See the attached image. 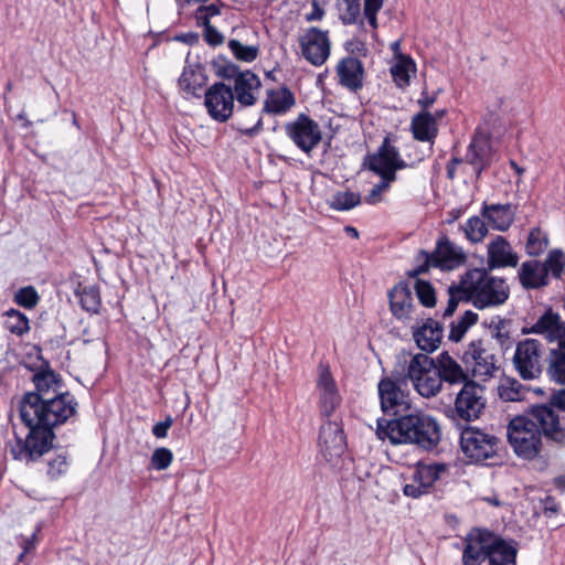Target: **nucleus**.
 Segmentation results:
<instances>
[{
    "mask_svg": "<svg viewBox=\"0 0 565 565\" xmlns=\"http://www.w3.org/2000/svg\"><path fill=\"white\" fill-rule=\"evenodd\" d=\"M324 15V10L319 6L317 0L312 1V10L310 13L306 14V20L311 21H320Z\"/></svg>",
    "mask_w": 565,
    "mask_h": 565,
    "instance_id": "0e129e2a",
    "label": "nucleus"
},
{
    "mask_svg": "<svg viewBox=\"0 0 565 565\" xmlns=\"http://www.w3.org/2000/svg\"><path fill=\"white\" fill-rule=\"evenodd\" d=\"M236 129H237V131L241 135H244V136H247V137L256 136L263 129V117H262V115L258 116V118H257V120H256V122H255V125L253 127L244 128V127L238 126Z\"/></svg>",
    "mask_w": 565,
    "mask_h": 565,
    "instance_id": "e2e57ef3",
    "label": "nucleus"
},
{
    "mask_svg": "<svg viewBox=\"0 0 565 565\" xmlns=\"http://www.w3.org/2000/svg\"><path fill=\"white\" fill-rule=\"evenodd\" d=\"M447 291L449 299L444 317L452 316L460 302H470L476 309L484 310L505 303L510 297L505 279L491 276L489 269L477 267L466 270Z\"/></svg>",
    "mask_w": 565,
    "mask_h": 565,
    "instance_id": "7ed1b4c3",
    "label": "nucleus"
},
{
    "mask_svg": "<svg viewBox=\"0 0 565 565\" xmlns=\"http://www.w3.org/2000/svg\"><path fill=\"white\" fill-rule=\"evenodd\" d=\"M443 335V326L431 318H428L423 326L418 327L413 332V338L417 347L426 353H431L439 348Z\"/></svg>",
    "mask_w": 565,
    "mask_h": 565,
    "instance_id": "bb28decb",
    "label": "nucleus"
},
{
    "mask_svg": "<svg viewBox=\"0 0 565 565\" xmlns=\"http://www.w3.org/2000/svg\"><path fill=\"white\" fill-rule=\"evenodd\" d=\"M299 44L303 58L313 66L323 65L330 56L329 32L317 26L307 29L299 38Z\"/></svg>",
    "mask_w": 565,
    "mask_h": 565,
    "instance_id": "dca6fc26",
    "label": "nucleus"
},
{
    "mask_svg": "<svg viewBox=\"0 0 565 565\" xmlns=\"http://www.w3.org/2000/svg\"><path fill=\"white\" fill-rule=\"evenodd\" d=\"M206 83L207 75L200 63L184 65L178 79L179 88L186 98H200V90L206 85Z\"/></svg>",
    "mask_w": 565,
    "mask_h": 565,
    "instance_id": "393cba45",
    "label": "nucleus"
},
{
    "mask_svg": "<svg viewBox=\"0 0 565 565\" xmlns=\"http://www.w3.org/2000/svg\"><path fill=\"white\" fill-rule=\"evenodd\" d=\"M76 297L83 310L89 313H99L102 308L100 288L97 285L78 286L75 290Z\"/></svg>",
    "mask_w": 565,
    "mask_h": 565,
    "instance_id": "e433bc0d",
    "label": "nucleus"
},
{
    "mask_svg": "<svg viewBox=\"0 0 565 565\" xmlns=\"http://www.w3.org/2000/svg\"><path fill=\"white\" fill-rule=\"evenodd\" d=\"M460 448L472 463L497 465L500 458L501 440L491 433L467 426L460 434Z\"/></svg>",
    "mask_w": 565,
    "mask_h": 565,
    "instance_id": "423d86ee",
    "label": "nucleus"
},
{
    "mask_svg": "<svg viewBox=\"0 0 565 565\" xmlns=\"http://www.w3.org/2000/svg\"><path fill=\"white\" fill-rule=\"evenodd\" d=\"M361 203V196L359 193L351 191L337 192L330 206L335 211H349Z\"/></svg>",
    "mask_w": 565,
    "mask_h": 565,
    "instance_id": "8fccbe9b",
    "label": "nucleus"
},
{
    "mask_svg": "<svg viewBox=\"0 0 565 565\" xmlns=\"http://www.w3.org/2000/svg\"><path fill=\"white\" fill-rule=\"evenodd\" d=\"M233 56L241 62L252 63L259 54V49L256 45H244L236 39H231L227 43Z\"/></svg>",
    "mask_w": 565,
    "mask_h": 565,
    "instance_id": "09e8293b",
    "label": "nucleus"
},
{
    "mask_svg": "<svg viewBox=\"0 0 565 565\" xmlns=\"http://www.w3.org/2000/svg\"><path fill=\"white\" fill-rule=\"evenodd\" d=\"M415 292L419 302L424 307L434 308L436 306V291L430 281L417 279L415 281Z\"/></svg>",
    "mask_w": 565,
    "mask_h": 565,
    "instance_id": "3c124183",
    "label": "nucleus"
},
{
    "mask_svg": "<svg viewBox=\"0 0 565 565\" xmlns=\"http://www.w3.org/2000/svg\"><path fill=\"white\" fill-rule=\"evenodd\" d=\"M541 263L537 260H527L521 265L519 279L525 289H539L546 287L550 279H545Z\"/></svg>",
    "mask_w": 565,
    "mask_h": 565,
    "instance_id": "72a5a7b5",
    "label": "nucleus"
},
{
    "mask_svg": "<svg viewBox=\"0 0 565 565\" xmlns=\"http://www.w3.org/2000/svg\"><path fill=\"white\" fill-rule=\"evenodd\" d=\"M383 0H364L363 15L373 30L379 28L377 13L383 7Z\"/></svg>",
    "mask_w": 565,
    "mask_h": 565,
    "instance_id": "5fc2aeb1",
    "label": "nucleus"
},
{
    "mask_svg": "<svg viewBox=\"0 0 565 565\" xmlns=\"http://www.w3.org/2000/svg\"><path fill=\"white\" fill-rule=\"evenodd\" d=\"M177 40L186 45L193 46L200 42V36L196 32L190 31V32L181 33L180 35L177 36Z\"/></svg>",
    "mask_w": 565,
    "mask_h": 565,
    "instance_id": "69168bd1",
    "label": "nucleus"
},
{
    "mask_svg": "<svg viewBox=\"0 0 565 565\" xmlns=\"http://www.w3.org/2000/svg\"><path fill=\"white\" fill-rule=\"evenodd\" d=\"M465 236L471 243H480L488 234V227L483 220L473 215L469 217L462 226Z\"/></svg>",
    "mask_w": 565,
    "mask_h": 565,
    "instance_id": "de8ad7c7",
    "label": "nucleus"
},
{
    "mask_svg": "<svg viewBox=\"0 0 565 565\" xmlns=\"http://www.w3.org/2000/svg\"><path fill=\"white\" fill-rule=\"evenodd\" d=\"M547 372L556 383L565 384V345L559 343L550 352V365Z\"/></svg>",
    "mask_w": 565,
    "mask_h": 565,
    "instance_id": "ea45409f",
    "label": "nucleus"
},
{
    "mask_svg": "<svg viewBox=\"0 0 565 565\" xmlns=\"http://www.w3.org/2000/svg\"><path fill=\"white\" fill-rule=\"evenodd\" d=\"M552 409L557 407L558 409L565 411V388L554 392L550 397V404H546Z\"/></svg>",
    "mask_w": 565,
    "mask_h": 565,
    "instance_id": "bf43d9fd",
    "label": "nucleus"
},
{
    "mask_svg": "<svg viewBox=\"0 0 565 565\" xmlns=\"http://www.w3.org/2000/svg\"><path fill=\"white\" fill-rule=\"evenodd\" d=\"M541 265L545 279H550V276L562 279L565 274V253L559 248L551 249Z\"/></svg>",
    "mask_w": 565,
    "mask_h": 565,
    "instance_id": "4c0bfd02",
    "label": "nucleus"
},
{
    "mask_svg": "<svg viewBox=\"0 0 565 565\" xmlns=\"http://www.w3.org/2000/svg\"><path fill=\"white\" fill-rule=\"evenodd\" d=\"M262 87V81L257 74L250 70H244L237 78H235L232 87L235 99L241 108L254 106L257 103V94Z\"/></svg>",
    "mask_w": 565,
    "mask_h": 565,
    "instance_id": "4be33fe9",
    "label": "nucleus"
},
{
    "mask_svg": "<svg viewBox=\"0 0 565 565\" xmlns=\"http://www.w3.org/2000/svg\"><path fill=\"white\" fill-rule=\"evenodd\" d=\"M460 359L466 369L476 377L479 376L486 380L494 376L499 370V356L494 352L492 341L489 339L471 340Z\"/></svg>",
    "mask_w": 565,
    "mask_h": 565,
    "instance_id": "6e6552de",
    "label": "nucleus"
},
{
    "mask_svg": "<svg viewBox=\"0 0 565 565\" xmlns=\"http://www.w3.org/2000/svg\"><path fill=\"white\" fill-rule=\"evenodd\" d=\"M484 387L475 381L463 383L455 399L454 417L465 422L478 419L486 407Z\"/></svg>",
    "mask_w": 565,
    "mask_h": 565,
    "instance_id": "ddd939ff",
    "label": "nucleus"
},
{
    "mask_svg": "<svg viewBox=\"0 0 565 565\" xmlns=\"http://www.w3.org/2000/svg\"><path fill=\"white\" fill-rule=\"evenodd\" d=\"M3 327L17 337H23L30 331V320L25 313L17 309H9L3 312Z\"/></svg>",
    "mask_w": 565,
    "mask_h": 565,
    "instance_id": "58836bf2",
    "label": "nucleus"
},
{
    "mask_svg": "<svg viewBox=\"0 0 565 565\" xmlns=\"http://www.w3.org/2000/svg\"><path fill=\"white\" fill-rule=\"evenodd\" d=\"M436 99V94L429 95L428 92L424 89L420 94V98L417 100V104L422 109L420 111H429V108L435 104Z\"/></svg>",
    "mask_w": 565,
    "mask_h": 565,
    "instance_id": "052dcab7",
    "label": "nucleus"
},
{
    "mask_svg": "<svg viewBox=\"0 0 565 565\" xmlns=\"http://www.w3.org/2000/svg\"><path fill=\"white\" fill-rule=\"evenodd\" d=\"M543 344L536 339H524L518 342L513 355V365L522 380L531 381L540 377L543 372Z\"/></svg>",
    "mask_w": 565,
    "mask_h": 565,
    "instance_id": "9b49d317",
    "label": "nucleus"
},
{
    "mask_svg": "<svg viewBox=\"0 0 565 565\" xmlns=\"http://www.w3.org/2000/svg\"><path fill=\"white\" fill-rule=\"evenodd\" d=\"M214 74L224 81H234L243 73L238 65L220 55L211 62Z\"/></svg>",
    "mask_w": 565,
    "mask_h": 565,
    "instance_id": "a18cd8bd",
    "label": "nucleus"
},
{
    "mask_svg": "<svg viewBox=\"0 0 565 565\" xmlns=\"http://www.w3.org/2000/svg\"><path fill=\"white\" fill-rule=\"evenodd\" d=\"M411 72H416V63L412 56L399 53L396 63L391 67L393 82L398 88H406L411 84Z\"/></svg>",
    "mask_w": 565,
    "mask_h": 565,
    "instance_id": "c9c22d12",
    "label": "nucleus"
},
{
    "mask_svg": "<svg viewBox=\"0 0 565 565\" xmlns=\"http://www.w3.org/2000/svg\"><path fill=\"white\" fill-rule=\"evenodd\" d=\"M285 135L307 156L318 148L323 138L321 126L306 113H300L295 119L285 122Z\"/></svg>",
    "mask_w": 565,
    "mask_h": 565,
    "instance_id": "9d476101",
    "label": "nucleus"
},
{
    "mask_svg": "<svg viewBox=\"0 0 565 565\" xmlns=\"http://www.w3.org/2000/svg\"><path fill=\"white\" fill-rule=\"evenodd\" d=\"M390 310L397 320L411 317L413 297L408 285L404 281L396 284L388 291Z\"/></svg>",
    "mask_w": 565,
    "mask_h": 565,
    "instance_id": "7c9ffc66",
    "label": "nucleus"
},
{
    "mask_svg": "<svg viewBox=\"0 0 565 565\" xmlns=\"http://www.w3.org/2000/svg\"><path fill=\"white\" fill-rule=\"evenodd\" d=\"M507 323L508 321L505 319L497 317L495 319H492L489 324L491 339L498 342L503 353L510 350L513 345V339L511 338L510 331L505 328Z\"/></svg>",
    "mask_w": 565,
    "mask_h": 565,
    "instance_id": "37998d69",
    "label": "nucleus"
},
{
    "mask_svg": "<svg viewBox=\"0 0 565 565\" xmlns=\"http://www.w3.org/2000/svg\"><path fill=\"white\" fill-rule=\"evenodd\" d=\"M339 18L344 25L363 24L360 0H339Z\"/></svg>",
    "mask_w": 565,
    "mask_h": 565,
    "instance_id": "49530a36",
    "label": "nucleus"
},
{
    "mask_svg": "<svg viewBox=\"0 0 565 565\" xmlns=\"http://www.w3.org/2000/svg\"><path fill=\"white\" fill-rule=\"evenodd\" d=\"M173 461V452L167 447L156 448L150 458V467L154 470H166Z\"/></svg>",
    "mask_w": 565,
    "mask_h": 565,
    "instance_id": "864d4df0",
    "label": "nucleus"
},
{
    "mask_svg": "<svg viewBox=\"0 0 565 565\" xmlns=\"http://www.w3.org/2000/svg\"><path fill=\"white\" fill-rule=\"evenodd\" d=\"M559 327V315L548 307L533 326L522 328V334H544L548 342H554L561 337Z\"/></svg>",
    "mask_w": 565,
    "mask_h": 565,
    "instance_id": "473e14b6",
    "label": "nucleus"
},
{
    "mask_svg": "<svg viewBox=\"0 0 565 565\" xmlns=\"http://www.w3.org/2000/svg\"><path fill=\"white\" fill-rule=\"evenodd\" d=\"M398 152V149L393 145V135L387 134L376 152L365 158L366 167L369 168V164H375L380 168H391Z\"/></svg>",
    "mask_w": 565,
    "mask_h": 565,
    "instance_id": "f704fd0d",
    "label": "nucleus"
},
{
    "mask_svg": "<svg viewBox=\"0 0 565 565\" xmlns=\"http://www.w3.org/2000/svg\"><path fill=\"white\" fill-rule=\"evenodd\" d=\"M34 537H35V534L23 540L22 551H24V553H30L31 551H33L35 548Z\"/></svg>",
    "mask_w": 565,
    "mask_h": 565,
    "instance_id": "774afa93",
    "label": "nucleus"
},
{
    "mask_svg": "<svg viewBox=\"0 0 565 565\" xmlns=\"http://www.w3.org/2000/svg\"><path fill=\"white\" fill-rule=\"evenodd\" d=\"M519 255L513 252L511 244L503 236H495L487 248V267L489 271L498 268L516 267Z\"/></svg>",
    "mask_w": 565,
    "mask_h": 565,
    "instance_id": "412c9836",
    "label": "nucleus"
},
{
    "mask_svg": "<svg viewBox=\"0 0 565 565\" xmlns=\"http://www.w3.org/2000/svg\"><path fill=\"white\" fill-rule=\"evenodd\" d=\"M548 235L541 227H533L525 243V252L530 256H540L548 247Z\"/></svg>",
    "mask_w": 565,
    "mask_h": 565,
    "instance_id": "c03bdc74",
    "label": "nucleus"
},
{
    "mask_svg": "<svg viewBox=\"0 0 565 565\" xmlns=\"http://www.w3.org/2000/svg\"><path fill=\"white\" fill-rule=\"evenodd\" d=\"M45 458V476L50 481H57L68 473L71 467V456L68 451L61 446H52V449L42 458ZM40 459L36 461L39 462Z\"/></svg>",
    "mask_w": 565,
    "mask_h": 565,
    "instance_id": "c85d7f7f",
    "label": "nucleus"
},
{
    "mask_svg": "<svg viewBox=\"0 0 565 565\" xmlns=\"http://www.w3.org/2000/svg\"><path fill=\"white\" fill-rule=\"evenodd\" d=\"M13 301L25 309H33L39 303L40 296L33 286H25L14 294Z\"/></svg>",
    "mask_w": 565,
    "mask_h": 565,
    "instance_id": "603ef678",
    "label": "nucleus"
},
{
    "mask_svg": "<svg viewBox=\"0 0 565 565\" xmlns=\"http://www.w3.org/2000/svg\"><path fill=\"white\" fill-rule=\"evenodd\" d=\"M479 320V315L472 310H466L463 315L450 323L448 339L452 342H460L467 331Z\"/></svg>",
    "mask_w": 565,
    "mask_h": 565,
    "instance_id": "a19ab883",
    "label": "nucleus"
},
{
    "mask_svg": "<svg viewBox=\"0 0 565 565\" xmlns=\"http://www.w3.org/2000/svg\"><path fill=\"white\" fill-rule=\"evenodd\" d=\"M204 106L209 116L217 122H226L235 109V96L232 86L215 82L204 93Z\"/></svg>",
    "mask_w": 565,
    "mask_h": 565,
    "instance_id": "f8f14e48",
    "label": "nucleus"
},
{
    "mask_svg": "<svg viewBox=\"0 0 565 565\" xmlns=\"http://www.w3.org/2000/svg\"><path fill=\"white\" fill-rule=\"evenodd\" d=\"M319 375L316 382L318 392V407L320 416L329 419L340 407L342 397L339 393L335 380L328 364L320 363L318 366Z\"/></svg>",
    "mask_w": 565,
    "mask_h": 565,
    "instance_id": "2eb2a0df",
    "label": "nucleus"
},
{
    "mask_svg": "<svg viewBox=\"0 0 565 565\" xmlns=\"http://www.w3.org/2000/svg\"><path fill=\"white\" fill-rule=\"evenodd\" d=\"M376 434L392 445L411 444L427 451L435 449L441 439L437 420L412 408L405 413L397 412L392 418H379Z\"/></svg>",
    "mask_w": 565,
    "mask_h": 565,
    "instance_id": "20e7f679",
    "label": "nucleus"
},
{
    "mask_svg": "<svg viewBox=\"0 0 565 565\" xmlns=\"http://www.w3.org/2000/svg\"><path fill=\"white\" fill-rule=\"evenodd\" d=\"M411 132L415 140L434 145L438 135L436 117L429 111L415 114L411 120Z\"/></svg>",
    "mask_w": 565,
    "mask_h": 565,
    "instance_id": "2f4dec72",
    "label": "nucleus"
},
{
    "mask_svg": "<svg viewBox=\"0 0 565 565\" xmlns=\"http://www.w3.org/2000/svg\"><path fill=\"white\" fill-rule=\"evenodd\" d=\"M407 377L418 394L427 398L436 396L443 388L435 360L424 353L415 354L411 359Z\"/></svg>",
    "mask_w": 565,
    "mask_h": 565,
    "instance_id": "1a4fd4ad",
    "label": "nucleus"
},
{
    "mask_svg": "<svg viewBox=\"0 0 565 565\" xmlns=\"http://www.w3.org/2000/svg\"><path fill=\"white\" fill-rule=\"evenodd\" d=\"M179 9L190 4H198L192 12L191 18L195 26L202 29V38L211 47H217L224 44L225 36L212 24V19L222 13L226 4L222 0L210 2L211 0H174Z\"/></svg>",
    "mask_w": 565,
    "mask_h": 565,
    "instance_id": "0eeeda50",
    "label": "nucleus"
},
{
    "mask_svg": "<svg viewBox=\"0 0 565 565\" xmlns=\"http://www.w3.org/2000/svg\"><path fill=\"white\" fill-rule=\"evenodd\" d=\"M481 215L493 230L505 232L514 222L515 211L511 203L487 204L484 202L481 209Z\"/></svg>",
    "mask_w": 565,
    "mask_h": 565,
    "instance_id": "c756f323",
    "label": "nucleus"
},
{
    "mask_svg": "<svg viewBox=\"0 0 565 565\" xmlns=\"http://www.w3.org/2000/svg\"><path fill=\"white\" fill-rule=\"evenodd\" d=\"M527 388L518 380L507 377L498 386V395L504 402H520L525 398Z\"/></svg>",
    "mask_w": 565,
    "mask_h": 565,
    "instance_id": "79ce46f5",
    "label": "nucleus"
},
{
    "mask_svg": "<svg viewBox=\"0 0 565 565\" xmlns=\"http://www.w3.org/2000/svg\"><path fill=\"white\" fill-rule=\"evenodd\" d=\"M490 150L491 146L489 137L477 129L465 156V161L472 167L477 178H480L482 172L490 167Z\"/></svg>",
    "mask_w": 565,
    "mask_h": 565,
    "instance_id": "aec40b11",
    "label": "nucleus"
},
{
    "mask_svg": "<svg viewBox=\"0 0 565 565\" xmlns=\"http://www.w3.org/2000/svg\"><path fill=\"white\" fill-rule=\"evenodd\" d=\"M519 544L514 540H505L493 533L491 546L489 547V565H516Z\"/></svg>",
    "mask_w": 565,
    "mask_h": 565,
    "instance_id": "a878e982",
    "label": "nucleus"
},
{
    "mask_svg": "<svg viewBox=\"0 0 565 565\" xmlns=\"http://www.w3.org/2000/svg\"><path fill=\"white\" fill-rule=\"evenodd\" d=\"M447 470L446 463H424L418 462L409 478L403 487L404 495L418 499L422 495L428 494L433 489L440 475Z\"/></svg>",
    "mask_w": 565,
    "mask_h": 565,
    "instance_id": "4468645a",
    "label": "nucleus"
},
{
    "mask_svg": "<svg viewBox=\"0 0 565 565\" xmlns=\"http://www.w3.org/2000/svg\"><path fill=\"white\" fill-rule=\"evenodd\" d=\"M382 193L375 185L372 188L370 193L364 198L365 203L370 205L377 204L382 201Z\"/></svg>",
    "mask_w": 565,
    "mask_h": 565,
    "instance_id": "338daca9",
    "label": "nucleus"
},
{
    "mask_svg": "<svg viewBox=\"0 0 565 565\" xmlns=\"http://www.w3.org/2000/svg\"><path fill=\"white\" fill-rule=\"evenodd\" d=\"M369 170L380 175V178L388 184H392L397 178L396 171H394L392 168H380L375 164H369Z\"/></svg>",
    "mask_w": 565,
    "mask_h": 565,
    "instance_id": "13d9d810",
    "label": "nucleus"
},
{
    "mask_svg": "<svg viewBox=\"0 0 565 565\" xmlns=\"http://www.w3.org/2000/svg\"><path fill=\"white\" fill-rule=\"evenodd\" d=\"M559 446L565 444V428L559 416L545 404L531 405L522 415L510 419L507 427L508 441L516 457L532 461L542 457V437Z\"/></svg>",
    "mask_w": 565,
    "mask_h": 565,
    "instance_id": "f03ea898",
    "label": "nucleus"
},
{
    "mask_svg": "<svg viewBox=\"0 0 565 565\" xmlns=\"http://www.w3.org/2000/svg\"><path fill=\"white\" fill-rule=\"evenodd\" d=\"M424 160V156H416V160L415 161H412L411 163L406 162L399 154V152L397 153L396 156V159L394 160L393 164L391 166V168L394 170V171H398V170H404L406 168H413L415 166L416 162H420Z\"/></svg>",
    "mask_w": 565,
    "mask_h": 565,
    "instance_id": "680f3d73",
    "label": "nucleus"
},
{
    "mask_svg": "<svg viewBox=\"0 0 565 565\" xmlns=\"http://www.w3.org/2000/svg\"><path fill=\"white\" fill-rule=\"evenodd\" d=\"M379 396L383 413L390 418L395 417V413H405L411 411L412 405L406 399V395L401 390L397 381L384 377L379 383Z\"/></svg>",
    "mask_w": 565,
    "mask_h": 565,
    "instance_id": "6ab92c4d",
    "label": "nucleus"
},
{
    "mask_svg": "<svg viewBox=\"0 0 565 565\" xmlns=\"http://www.w3.org/2000/svg\"><path fill=\"white\" fill-rule=\"evenodd\" d=\"M436 366L441 380V383H446L450 386L462 385L463 383L470 382L469 371L461 366L448 351H443L434 359Z\"/></svg>",
    "mask_w": 565,
    "mask_h": 565,
    "instance_id": "b1692460",
    "label": "nucleus"
},
{
    "mask_svg": "<svg viewBox=\"0 0 565 565\" xmlns=\"http://www.w3.org/2000/svg\"><path fill=\"white\" fill-rule=\"evenodd\" d=\"M33 391L19 401V416L29 429L25 437L14 435L7 444L13 460L26 466L47 454L56 439L54 429L65 425L78 414V402L68 392H62V377L45 362L32 375Z\"/></svg>",
    "mask_w": 565,
    "mask_h": 565,
    "instance_id": "f257e3e1",
    "label": "nucleus"
},
{
    "mask_svg": "<svg viewBox=\"0 0 565 565\" xmlns=\"http://www.w3.org/2000/svg\"><path fill=\"white\" fill-rule=\"evenodd\" d=\"M492 531L472 527L463 537L462 565H481L488 558L489 547L493 539Z\"/></svg>",
    "mask_w": 565,
    "mask_h": 565,
    "instance_id": "f3484780",
    "label": "nucleus"
},
{
    "mask_svg": "<svg viewBox=\"0 0 565 565\" xmlns=\"http://www.w3.org/2000/svg\"><path fill=\"white\" fill-rule=\"evenodd\" d=\"M540 503L542 512L546 518L556 516L561 511V504L553 495H546L544 499H541Z\"/></svg>",
    "mask_w": 565,
    "mask_h": 565,
    "instance_id": "6e6d98bb",
    "label": "nucleus"
},
{
    "mask_svg": "<svg viewBox=\"0 0 565 565\" xmlns=\"http://www.w3.org/2000/svg\"><path fill=\"white\" fill-rule=\"evenodd\" d=\"M296 105L294 93L282 85L278 88L268 89L262 113L268 115H285Z\"/></svg>",
    "mask_w": 565,
    "mask_h": 565,
    "instance_id": "cd10ccee",
    "label": "nucleus"
},
{
    "mask_svg": "<svg viewBox=\"0 0 565 565\" xmlns=\"http://www.w3.org/2000/svg\"><path fill=\"white\" fill-rule=\"evenodd\" d=\"M415 267L408 271L412 278L426 275L430 269L436 268L444 273L454 271L467 263L465 249L440 233L436 239L433 250L418 249L415 254Z\"/></svg>",
    "mask_w": 565,
    "mask_h": 565,
    "instance_id": "39448f33",
    "label": "nucleus"
},
{
    "mask_svg": "<svg viewBox=\"0 0 565 565\" xmlns=\"http://www.w3.org/2000/svg\"><path fill=\"white\" fill-rule=\"evenodd\" d=\"M339 84L351 92L362 89L364 81L363 63L354 56L342 57L335 66Z\"/></svg>",
    "mask_w": 565,
    "mask_h": 565,
    "instance_id": "5701e85b",
    "label": "nucleus"
},
{
    "mask_svg": "<svg viewBox=\"0 0 565 565\" xmlns=\"http://www.w3.org/2000/svg\"><path fill=\"white\" fill-rule=\"evenodd\" d=\"M318 445L327 461L340 457L347 447L341 423L324 419L319 430Z\"/></svg>",
    "mask_w": 565,
    "mask_h": 565,
    "instance_id": "a211bd4d",
    "label": "nucleus"
},
{
    "mask_svg": "<svg viewBox=\"0 0 565 565\" xmlns=\"http://www.w3.org/2000/svg\"><path fill=\"white\" fill-rule=\"evenodd\" d=\"M173 425V418L168 415L166 416L164 420L159 422L153 425L152 427V434L154 437L162 439L168 436V430Z\"/></svg>",
    "mask_w": 565,
    "mask_h": 565,
    "instance_id": "4d7b16f0",
    "label": "nucleus"
}]
</instances>
